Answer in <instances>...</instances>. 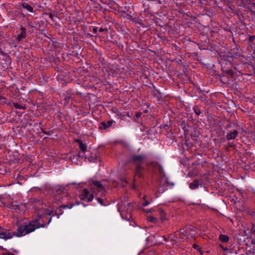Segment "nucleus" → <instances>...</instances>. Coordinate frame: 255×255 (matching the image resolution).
<instances>
[{"mask_svg": "<svg viewBox=\"0 0 255 255\" xmlns=\"http://www.w3.org/2000/svg\"><path fill=\"white\" fill-rule=\"evenodd\" d=\"M50 215V214L49 213L39 215L37 219L33 220L28 225L18 227L17 232L14 234L11 233L9 230H2L0 228V239L7 240L14 236L20 237L33 232L36 229L44 227L46 224L44 223V220L47 219ZM51 221V218H50L47 224H49Z\"/></svg>", "mask_w": 255, "mask_h": 255, "instance_id": "f257e3e1", "label": "nucleus"}, {"mask_svg": "<svg viewBox=\"0 0 255 255\" xmlns=\"http://www.w3.org/2000/svg\"><path fill=\"white\" fill-rule=\"evenodd\" d=\"M96 189L99 191H102L103 190V185L98 181H94L91 185L90 187L91 193H90L88 189H84L82 193L80 195V199L88 202L92 201L94 199V196L97 195Z\"/></svg>", "mask_w": 255, "mask_h": 255, "instance_id": "f03ea898", "label": "nucleus"}, {"mask_svg": "<svg viewBox=\"0 0 255 255\" xmlns=\"http://www.w3.org/2000/svg\"><path fill=\"white\" fill-rule=\"evenodd\" d=\"M238 134V131L237 130L234 129L228 133L227 135V138L228 140L235 139L237 137Z\"/></svg>", "mask_w": 255, "mask_h": 255, "instance_id": "7ed1b4c3", "label": "nucleus"}, {"mask_svg": "<svg viewBox=\"0 0 255 255\" xmlns=\"http://www.w3.org/2000/svg\"><path fill=\"white\" fill-rule=\"evenodd\" d=\"M201 183L197 180L194 181L193 182L190 183L189 188L191 189H195L198 188Z\"/></svg>", "mask_w": 255, "mask_h": 255, "instance_id": "20e7f679", "label": "nucleus"}, {"mask_svg": "<svg viewBox=\"0 0 255 255\" xmlns=\"http://www.w3.org/2000/svg\"><path fill=\"white\" fill-rule=\"evenodd\" d=\"M113 123V121H110L107 122H103L102 123V126L101 127V128H103V129H106V128L112 126Z\"/></svg>", "mask_w": 255, "mask_h": 255, "instance_id": "39448f33", "label": "nucleus"}, {"mask_svg": "<svg viewBox=\"0 0 255 255\" xmlns=\"http://www.w3.org/2000/svg\"><path fill=\"white\" fill-rule=\"evenodd\" d=\"M144 159V156L143 155H136L133 157V160L135 163L141 162Z\"/></svg>", "mask_w": 255, "mask_h": 255, "instance_id": "423d86ee", "label": "nucleus"}, {"mask_svg": "<svg viewBox=\"0 0 255 255\" xmlns=\"http://www.w3.org/2000/svg\"><path fill=\"white\" fill-rule=\"evenodd\" d=\"M220 240L223 243H227L229 241V237L225 235L221 234L219 236Z\"/></svg>", "mask_w": 255, "mask_h": 255, "instance_id": "0eeeda50", "label": "nucleus"}, {"mask_svg": "<svg viewBox=\"0 0 255 255\" xmlns=\"http://www.w3.org/2000/svg\"><path fill=\"white\" fill-rule=\"evenodd\" d=\"M250 248V252L253 253V254H255V242L254 241H252Z\"/></svg>", "mask_w": 255, "mask_h": 255, "instance_id": "6e6552de", "label": "nucleus"}, {"mask_svg": "<svg viewBox=\"0 0 255 255\" xmlns=\"http://www.w3.org/2000/svg\"><path fill=\"white\" fill-rule=\"evenodd\" d=\"M22 7L29 12H32L33 11V8L27 3H23Z\"/></svg>", "mask_w": 255, "mask_h": 255, "instance_id": "1a4fd4ad", "label": "nucleus"}, {"mask_svg": "<svg viewBox=\"0 0 255 255\" xmlns=\"http://www.w3.org/2000/svg\"><path fill=\"white\" fill-rule=\"evenodd\" d=\"M186 233V232L185 231V230L182 229H181L180 231H179V236L180 237V239H184V237L185 236V234Z\"/></svg>", "mask_w": 255, "mask_h": 255, "instance_id": "9d476101", "label": "nucleus"}, {"mask_svg": "<svg viewBox=\"0 0 255 255\" xmlns=\"http://www.w3.org/2000/svg\"><path fill=\"white\" fill-rule=\"evenodd\" d=\"M169 238L170 239L171 241L172 242V244H175L176 243V241L177 239L176 236V234H171L169 236Z\"/></svg>", "mask_w": 255, "mask_h": 255, "instance_id": "9b49d317", "label": "nucleus"}, {"mask_svg": "<svg viewBox=\"0 0 255 255\" xmlns=\"http://www.w3.org/2000/svg\"><path fill=\"white\" fill-rule=\"evenodd\" d=\"M97 158V156L94 154V155H92L90 157H88V160L91 162H94L96 161Z\"/></svg>", "mask_w": 255, "mask_h": 255, "instance_id": "f8f14e48", "label": "nucleus"}, {"mask_svg": "<svg viewBox=\"0 0 255 255\" xmlns=\"http://www.w3.org/2000/svg\"><path fill=\"white\" fill-rule=\"evenodd\" d=\"M80 148L81 150V151H82L84 152H85L86 151V149H87V146L85 144H84V143H83L82 142H80Z\"/></svg>", "mask_w": 255, "mask_h": 255, "instance_id": "ddd939ff", "label": "nucleus"}, {"mask_svg": "<svg viewBox=\"0 0 255 255\" xmlns=\"http://www.w3.org/2000/svg\"><path fill=\"white\" fill-rule=\"evenodd\" d=\"M147 218L149 221L152 223H155L157 221V219L152 216H149Z\"/></svg>", "mask_w": 255, "mask_h": 255, "instance_id": "4468645a", "label": "nucleus"}, {"mask_svg": "<svg viewBox=\"0 0 255 255\" xmlns=\"http://www.w3.org/2000/svg\"><path fill=\"white\" fill-rule=\"evenodd\" d=\"M25 36V34L24 32H22L21 34L19 35V36L17 37V39L18 41H20L21 39L24 38Z\"/></svg>", "mask_w": 255, "mask_h": 255, "instance_id": "2eb2a0df", "label": "nucleus"}, {"mask_svg": "<svg viewBox=\"0 0 255 255\" xmlns=\"http://www.w3.org/2000/svg\"><path fill=\"white\" fill-rule=\"evenodd\" d=\"M220 247H221L222 249L224 251V252H226V253H230V251H229V249L227 248H225V247H224L223 246L221 245Z\"/></svg>", "mask_w": 255, "mask_h": 255, "instance_id": "dca6fc26", "label": "nucleus"}, {"mask_svg": "<svg viewBox=\"0 0 255 255\" xmlns=\"http://www.w3.org/2000/svg\"><path fill=\"white\" fill-rule=\"evenodd\" d=\"M143 211L146 213H150L152 211H153V209H143Z\"/></svg>", "mask_w": 255, "mask_h": 255, "instance_id": "f3484780", "label": "nucleus"}, {"mask_svg": "<svg viewBox=\"0 0 255 255\" xmlns=\"http://www.w3.org/2000/svg\"><path fill=\"white\" fill-rule=\"evenodd\" d=\"M193 248L195 249H196V250H200V247L199 246L197 245H196V244H194L193 245Z\"/></svg>", "mask_w": 255, "mask_h": 255, "instance_id": "a211bd4d", "label": "nucleus"}, {"mask_svg": "<svg viewBox=\"0 0 255 255\" xmlns=\"http://www.w3.org/2000/svg\"><path fill=\"white\" fill-rule=\"evenodd\" d=\"M150 204L149 202L147 201H145L142 204V205L143 206H146Z\"/></svg>", "mask_w": 255, "mask_h": 255, "instance_id": "6ab92c4d", "label": "nucleus"}, {"mask_svg": "<svg viewBox=\"0 0 255 255\" xmlns=\"http://www.w3.org/2000/svg\"><path fill=\"white\" fill-rule=\"evenodd\" d=\"M97 200H98V202H99L100 204H101L102 205H104V204H103V200H102V199L98 198L97 199Z\"/></svg>", "mask_w": 255, "mask_h": 255, "instance_id": "aec40b11", "label": "nucleus"}, {"mask_svg": "<svg viewBox=\"0 0 255 255\" xmlns=\"http://www.w3.org/2000/svg\"><path fill=\"white\" fill-rule=\"evenodd\" d=\"M118 211H119V212H120V214H121V215L122 216V218H124V217H123L124 215H123V211H121V208H119V209H118Z\"/></svg>", "mask_w": 255, "mask_h": 255, "instance_id": "412c9836", "label": "nucleus"}, {"mask_svg": "<svg viewBox=\"0 0 255 255\" xmlns=\"http://www.w3.org/2000/svg\"><path fill=\"white\" fill-rule=\"evenodd\" d=\"M164 214V212H162V211H161V219L162 220H164V218H163V214Z\"/></svg>", "mask_w": 255, "mask_h": 255, "instance_id": "4be33fe9", "label": "nucleus"}, {"mask_svg": "<svg viewBox=\"0 0 255 255\" xmlns=\"http://www.w3.org/2000/svg\"><path fill=\"white\" fill-rule=\"evenodd\" d=\"M3 255H14L10 254L9 253H5V254H3Z\"/></svg>", "mask_w": 255, "mask_h": 255, "instance_id": "5701e85b", "label": "nucleus"}, {"mask_svg": "<svg viewBox=\"0 0 255 255\" xmlns=\"http://www.w3.org/2000/svg\"><path fill=\"white\" fill-rule=\"evenodd\" d=\"M104 31H105V29L104 28H101L100 29V31H101V32H103Z\"/></svg>", "mask_w": 255, "mask_h": 255, "instance_id": "b1692460", "label": "nucleus"}, {"mask_svg": "<svg viewBox=\"0 0 255 255\" xmlns=\"http://www.w3.org/2000/svg\"><path fill=\"white\" fill-rule=\"evenodd\" d=\"M252 231H253V232L254 231L255 232V226H253V228H252Z\"/></svg>", "mask_w": 255, "mask_h": 255, "instance_id": "393cba45", "label": "nucleus"}, {"mask_svg": "<svg viewBox=\"0 0 255 255\" xmlns=\"http://www.w3.org/2000/svg\"><path fill=\"white\" fill-rule=\"evenodd\" d=\"M93 31L94 32H96L97 31V29L96 28H94L93 29Z\"/></svg>", "mask_w": 255, "mask_h": 255, "instance_id": "a878e982", "label": "nucleus"}, {"mask_svg": "<svg viewBox=\"0 0 255 255\" xmlns=\"http://www.w3.org/2000/svg\"><path fill=\"white\" fill-rule=\"evenodd\" d=\"M15 107H16V108H17L18 109H20L21 108V107H19V106H15Z\"/></svg>", "mask_w": 255, "mask_h": 255, "instance_id": "bb28decb", "label": "nucleus"}, {"mask_svg": "<svg viewBox=\"0 0 255 255\" xmlns=\"http://www.w3.org/2000/svg\"><path fill=\"white\" fill-rule=\"evenodd\" d=\"M140 116V114L139 113H138L136 114V116L137 117H139Z\"/></svg>", "mask_w": 255, "mask_h": 255, "instance_id": "cd10ccee", "label": "nucleus"}, {"mask_svg": "<svg viewBox=\"0 0 255 255\" xmlns=\"http://www.w3.org/2000/svg\"><path fill=\"white\" fill-rule=\"evenodd\" d=\"M131 204L130 203H128V206H129V205H130Z\"/></svg>", "mask_w": 255, "mask_h": 255, "instance_id": "c85d7f7f", "label": "nucleus"}, {"mask_svg": "<svg viewBox=\"0 0 255 255\" xmlns=\"http://www.w3.org/2000/svg\"><path fill=\"white\" fill-rule=\"evenodd\" d=\"M137 173L138 172V169H137Z\"/></svg>", "mask_w": 255, "mask_h": 255, "instance_id": "c756f323", "label": "nucleus"}]
</instances>
